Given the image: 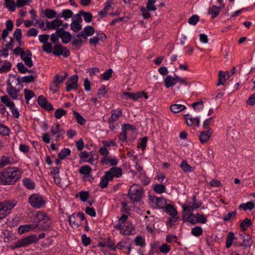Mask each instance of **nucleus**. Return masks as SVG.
Listing matches in <instances>:
<instances>
[{"label":"nucleus","instance_id":"1","mask_svg":"<svg viewBox=\"0 0 255 255\" xmlns=\"http://www.w3.org/2000/svg\"><path fill=\"white\" fill-rule=\"evenodd\" d=\"M22 173L21 170L17 167L6 168L0 172V184L13 185L20 179Z\"/></svg>","mask_w":255,"mask_h":255},{"label":"nucleus","instance_id":"2","mask_svg":"<svg viewBox=\"0 0 255 255\" xmlns=\"http://www.w3.org/2000/svg\"><path fill=\"white\" fill-rule=\"evenodd\" d=\"M34 222H37L36 228L39 227L41 230H46L50 228L51 222L50 218L46 214L42 212H38L34 219Z\"/></svg>","mask_w":255,"mask_h":255},{"label":"nucleus","instance_id":"3","mask_svg":"<svg viewBox=\"0 0 255 255\" xmlns=\"http://www.w3.org/2000/svg\"><path fill=\"white\" fill-rule=\"evenodd\" d=\"M128 196L131 200L138 202L140 200L143 194V189L139 185L134 184L129 188Z\"/></svg>","mask_w":255,"mask_h":255},{"label":"nucleus","instance_id":"4","mask_svg":"<svg viewBox=\"0 0 255 255\" xmlns=\"http://www.w3.org/2000/svg\"><path fill=\"white\" fill-rule=\"evenodd\" d=\"M68 76V75L66 72H64V75L61 76L59 74H56L50 83L49 87L50 90L52 91L53 93L57 92L61 85L63 84Z\"/></svg>","mask_w":255,"mask_h":255},{"label":"nucleus","instance_id":"5","mask_svg":"<svg viewBox=\"0 0 255 255\" xmlns=\"http://www.w3.org/2000/svg\"><path fill=\"white\" fill-rule=\"evenodd\" d=\"M38 241L35 235L29 236L17 241L14 245L11 246V249L14 250L21 247H25Z\"/></svg>","mask_w":255,"mask_h":255},{"label":"nucleus","instance_id":"6","mask_svg":"<svg viewBox=\"0 0 255 255\" xmlns=\"http://www.w3.org/2000/svg\"><path fill=\"white\" fill-rule=\"evenodd\" d=\"M29 203L34 208L38 209L44 205L45 202L43 197L38 194H33L28 198Z\"/></svg>","mask_w":255,"mask_h":255},{"label":"nucleus","instance_id":"7","mask_svg":"<svg viewBox=\"0 0 255 255\" xmlns=\"http://www.w3.org/2000/svg\"><path fill=\"white\" fill-rule=\"evenodd\" d=\"M238 240L239 241H235L234 243V246H244L245 248H248L250 247L253 243L251 237L246 234L240 235Z\"/></svg>","mask_w":255,"mask_h":255},{"label":"nucleus","instance_id":"8","mask_svg":"<svg viewBox=\"0 0 255 255\" xmlns=\"http://www.w3.org/2000/svg\"><path fill=\"white\" fill-rule=\"evenodd\" d=\"M52 53L55 56L62 55L64 57H67L70 55V52L67 47L61 44H56L53 47Z\"/></svg>","mask_w":255,"mask_h":255},{"label":"nucleus","instance_id":"9","mask_svg":"<svg viewBox=\"0 0 255 255\" xmlns=\"http://www.w3.org/2000/svg\"><path fill=\"white\" fill-rule=\"evenodd\" d=\"M105 174L109 180L112 181L114 177L119 178L122 176V170L120 167H114L105 172Z\"/></svg>","mask_w":255,"mask_h":255},{"label":"nucleus","instance_id":"10","mask_svg":"<svg viewBox=\"0 0 255 255\" xmlns=\"http://www.w3.org/2000/svg\"><path fill=\"white\" fill-rule=\"evenodd\" d=\"M78 76L77 75H74L71 76L67 81L66 90L67 92L70 91L72 89H78Z\"/></svg>","mask_w":255,"mask_h":255},{"label":"nucleus","instance_id":"11","mask_svg":"<svg viewBox=\"0 0 255 255\" xmlns=\"http://www.w3.org/2000/svg\"><path fill=\"white\" fill-rule=\"evenodd\" d=\"M37 103L39 106H40L43 109L47 111H52L53 110V107L51 104L48 102L43 96H40L38 97L37 99Z\"/></svg>","mask_w":255,"mask_h":255},{"label":"nucleus","instance_id":"12","mask_svg":"<svg viewBox=\"0 0 255 255\" xmlns=\"http://www.w3.org/2000/svg\"><path fill=\"white\" fill-rule=\"evenodd\" d=\"M0 203L7 214L10 213L12 209L17 204V202L14 199L5 200Z\"/></svg>","mask_w":255,"mask_h":255},{"label":"nucleus","instance_id":"13","mask_svg":"<svg viewBox=\"0 0 255 255\" xmlns=\"http://www.w3.org/2000/svg\"><path fill=\"white\" fill-rule=\"evenodd\" d=\"M31 56L32 53L29 50L24 51L20 56L25 64L28 67H31L33 65L31 60Z\"/></svg>","mask_w":255,"mask_h":255},{"label":"nucleus","instance_id":"14","mask_svg":"<svg viewBox=\"0 0 255 255\" xmlns=\"http://www.w3.org/2000/svg\"><path fill=\"white\" fill-rule=\"evenodd\" d=\"M50 131L52 135H56V141H58L60 136L64 133L63 129L61 128L59 124H56L55 126H52Z\"/></svg>","mask_w":255,"mask_h":255},{"label":"nucleus","instance_id":"15","mask_svg":"<svg viewBox=\"0 0 255 255\" xmlns=\"http://www.w3.org/2000/svg\"><path fill=\"white\" fill-rule=\"evenodd\" d=\"M224 6L225 4H223L222 6H217L213 5L212 7H209L208 8V13L209 14H212V19H214L217 17L219 15L220 11Z\"/></svg>","mask_w":255,"mask_h":255},{"label":"nucleus","instance_id":"16","mask_svg":"<svg viewBox=\"0 0 255 255\" xmlns=\"http://www.w3.org/2000/svg\"><path fill=\"white\" fill-rule=\"evenodd\" d=\"M212 134V131L207 130L201 131L199 135V139L201 143L207 142L210 138Z\"/></svg>","mask_w":255,"mask_h":255},{"label":"nucleus","instance_id":"17","mask_svg":"<svg viewBox=\"0 0 255 255\" xmlns=\"http://www.w3.org/2000/svg\"><path fill=\"white\" fill-rule=\"evenodd\" d=\"M122 115V111L121 109L113 110L111 111V116L109 119V123H114L117 121L119 118Z\"/></svg>","mask_w":255,"mask_h":255},{"label":"nucleus","instance_id":"18","mask_svg":"<svg viewBox=\"0 0 255 255\" xmlns=\"http://www.w3.org/2000/svg\"><path fill=\"white\" fill-rule=\"evenodd\" d=\"M184 119L186 120V124L188 126H191L196 124L197 127L200 126V120L199 118H192L190 117L189 114L185 115L184 116Z\"/></svg>","mask_w":255,"mask_h":255},{"label":"nucleus","instance_id":"19","mask_svg":"<svg viewBox=\"0 0 255 255\" xmlns=\"http://www.w3.org/2000/svg\"><path fill=\"white\" fill-rule=\"evenodd\" d=\"M10 78L7 80V85L8 86H13V85L20 86L21 80L19 76L16 77L15 75H9Z\"/></svg>","mask_w":255,"mask_h":255},{"label":"nucleus","instance_id":"20","mask_svg":"<svg viewBox=\"0 0 255 255\" xmlns=\"http://www.w3.org/2000/svg\"><path fill=\"white\" fill-rule=\"evenodd\" d=\"M183 220L184 222L188 221L193 224H195L198 223L197 216L195 214H190L187 215L186 213L183 212Z\"/></svg>","mask_w":255,"mask_h":255},{"label":"nucleus","instance_id":"21","mask_svg":"<svg viewBox=\"0 0 255 255\" xmlns=\"http://www.w3.org/2000/svg\"><path fill=\"white\" fill-rule=\"evenodd\" d=\"M9 88H6V92L10 96V97L16 100L18 98V93L19 89L21 88L19 87V89L17 90L14 86H9Z\"/></svg>","mask_w":255,"mask_h":255},{"label":"nucleus","instance_id":"22","mask_svg":"<svg viewBox=\"0 0 255 255\" xmlns=\"http://www.w3.org/2000/svg\"><path fill=\"white\" fill-rule=\"evenodd\" d=\"M42 12L44 14L45 16L49 19H52L55 17L59 18L60 17V15H57L56 12L50 8H47L45 10H42Z\"/></svg>","mask_w":255,"mask_h":255},{"label":"nucleus","instance_id":"23","mask_svg":"<svg viewBox=\"0 0 255 255\" xmlns=\"http://www.w3.org/2000/svg\"><path fill=\"white\" fill-rule=\"evenodd\" d=\"M164 82L166 88H169L171 87L174 86L176 83L175 76L174 77H172L170 76H167L164 79Z\"/></svg>","mask_w":255,"mask_h":255},{"label":"nucleus","instance_id":"24","mask_svg":"<svg viewBox=\"0 0 255 255\" xmlns=\"http://www.w3.org/2000/svg\"><path fill=\"white\" fill-rule=\"evenodd\" d=\"M186 109L184 105L178 104H175L170 106V111L173 113H178L184 111Z\"/></svg>","mask_w":255,"mask_h":255},{"label":"nucleus","instance_id":"25","mask_svg":"<svg viewBox=\"0 0 255 255\" xmlns=\"http://www.w3.org/2000/svg\"><path fill=\"white\" fill-rule=\"evenodd\" d=\"M114 228L117 229L121 230V233L123 235H129L134 230V228L133 225H130V229L128 231H125L123 228V224L119 222L118 224L115 226Z\"/></svg>","mask_w":255,"mask_h":255},{"label":"nucleus","instance_id":"26","mask_svg":"<svg viewBox=\"0 0 255 255\" xmlns=\"http://www.w3.org/2000/svg\"><path fill=\"white\" fill-rule=\"evenodd\" d=\"M235 240L238 241V238H235V235L233 232H230L228 233L226 238V247L227 248H229L232 245L233 241Z\"/></svg>","mask_w":255,"mask_h":255},{"label":"nucleus","instance_id":"27","mask_svg":"<svg viewBox=\"0 0 255 255\" xmlns=\"http://www.w3.org/2000/svg\"><path fill=\"white\" fill-rule=\"evenodd\" d=\"M75 215V213H74L68 216L69 223L73 228H77L80 225V223L76 220Z\"/></svg>","mask_w":255,"mask_h":255},{"label":"nucleus","instance_id":"28","mask_svg":"<svg viewBox=\"0 0 255 255\" xmlns=\"http://www.w3.org/2000/svg\"><path fill=\"white\" fill-rule=\"evenodd\" d=\"M0 100L6 107H9V109L13 108L14 106V104L11 102L7 95H4L0 97Z\"/></svg>","mask_w":255,"mask_h":255},{"label":"nucleus","instance_id":"29","mask_svg":"<svg viewBox=\"0 0 255 255\" xmlns=\"http://www.w3.org/2000/svg\"><path fill=\"white\" fill-rule=\"evenodd\" d=\"M12 163L10 157L2 155L0 159V168H3L7 165Z\"/></svg>","mask_w":255,"mask_h":255},{"label":"nucleus","instance_id":"30","mask_svg":"<svg viewBox=\"0 0 255 255\" xmlns=\"http://www.w3.org/2000/svg\"><path fill=\"white\" fill-rule=\"evenodd\" d=\"M165 211L170 216H176L177 210L175 207L170 204H167L165 208Z\"/></svg>","mask_w":255,"mask_h":255},{"label":"nucleus","instance_id":"31","mask_svg":"<svg viewBox=\"0 0 255 255\" xmlns=\"http://www.w3.org/2000/svg\"><path fill=\"white\" fill-rule=\"evenodd\" d=\"M11 64L10 62L4 61L3 64L0 66V73L7 72L10 70Z\"/></svg>","mask_w":255,"mask_h":255},{"label":"nucleus","instance_id":"32","mask_svg":"<svg viewBox=\"0 0 255 255\" xmlns=\"http://www.w3.org/2000/svg\"><path fill=\"white\" fill-rule=\"evenodd\" d=\"M36 228V226H34L33 225H25L23 226H20L18 228V233L19 234H23L26 232L30 231L31 229H33Z\"/></svg>","mask_w":255,"mask_h":255},{"label":"nucleus","instance_id":"33","mask_svg":"<svg viewBox=\"0 0 255 255\" xmlns=\"http://www.w3.org/2000/svg\"><path fill=\"white\" fill-rule=\"evenodd\" d=\"M182 169L185 172H192L194 167L189 165L186 160H183L180 164Z\"/></svg>","mask_w":255,"mask_h":255},{"label":"nucleus","instance_id":"34","mask_svg":"<svg viewBox=\"0 0 255 255\" xmlns=\"http://www.w3.org/2000/svg\"><path fill=\"white\" fill-rule=\"evenodd\" d=\"M73 114L74 115V117H75V119L76 120L77 122L79 124H80L81 125H83L85 124V123H86L85 119L84 118H83L79 113L75 111H74Z\"/></svg>","mask_w":255,"mask_h":255},{"label":"nucleus","instance_id":"35","mask_svg":"<svg viewBox=\"0 0 255 255\" xmlns=\"http://www.w3.org/2000/svg\"><path fill=\"white\" fill-rule=\"evenodd\" d=\"M70 153L71 150L69 148H64L58 153V157L59 159H63L67 156L69 155Z\"/></svg>","mask_w":255,"mask_h":255},{"label":"nucleus","instance_id":"36","mask_svg":"<svg viewBox=\"0 0 255 255\" xmlns=\"http://www.w3.org/2000/svg\"><path fill=\"white\" fill-rule=\"evenodd\" d=\"M60 38L63 43H68L72 38V35L69 32L65 31L62 34Z\"/></svg>","mask_w":255,"mask_h":255},{"label":"nucleus","instance_id":"37","mask_svg":"<svg viewBox=\"0 0 255 255\" xmlns=\"http://www.w3.org/2000/svg\"><path fill=\"white\" fill-rule=\"evenodd\" d=\"M24 92L26 103L27 104H28L29 100L35 96V94L32 91L27 89H25Z\"/></svg>","mask_w":255,"mask_h":255},{"label":"nucleus","instance_id":"38","mask_svg":"<svg viewBox=\"0 0 255 255\" xmlns=\"http://www.w3.org/2000/svg\"><path fill=\"white\" fill-rule=\"evenodd\" d=\"M124 95L127 97L126 98V99L128 98H130L133 99L134 101L137 100L139 98H140V95L138 93H132L129 92H125L124 93Z\"/></svg>","mask_w":255,"mask_h":255},{"label":"nucleus","instance_id":"39","mask_svg":"<svg viewBox=\"0 0 255 255\" xmlns=\"http://www.w3.org/2000/svg\"><path fill=\"white\" fill-rule=\"evenodd\" d=\"M23 185L29 189H33L35 187V184L31 179L25 178L23 180Z\"/></svg>","mask_w":255,"mask_h":255},{"label":"nucleus","instance_id":"40","mask_svg":"<svg viewBox=\"0 0 255 255\" xmlns=\"http://www.w3.org/2000/svg\"><path fill=\"white\" fill-rule=\"evenodd\" d=\"M228 78H226V74L225 72L220 71L219 72V78H218V81L217 83V86H219L220 85H223L224 84L225 81L227 80Z\"/></svg>","mask_w":255,"mask_h":255},{"label":"nucleus","instance_id":"41","mask_svg":"<svg viewBox=\"0 0 255 255\" xmlns=\"http://www.w3.org/2000/svg\"><path fill=\"white\" fill-rule=\"evenodd\" d=\"M91 170L92 168L90 166L85 165L80 168L79 172L81 174L87 175L91 172Z\"/></svg>","mask_w":255,"mask_h":255},{"label":"nucleus","instance_id":"42","mask_svg":"<svg viewBox=\"0 0 255 255\" xmlns=\"http://www.w3.org/2000/svg\"><path fill=\"white\" fill-rule=\"evenodd\" d=\"M252 225V221L250 219L246 218L241 224L240 227L242 230L245 231L247 228Z\"/></svg>","mask_w":255,"mask_h":255},{"label":"nucleus","instance_id":"43","mask_svg":"<svg viewBox=\"0 0 255 255\" xmlns=\"http://www.w3.org/2000/svg\"><path fill=\"white\" fill-rule=\"evenodd\" d=\"M255 207V204L254 202L252 201H250L247 202L246 204H242L240 205V208H243L244 210H252L254 209Z\"/></svg>","mask_w":255,"mask_h":255},{"label":"nucleus","instance_id":"44","mask_svg":"<svg viewBox=\"0 0 255 255\" xmlns=\"http://www.w3.org/2000/svg\"><path fill=\"white\" fill-rule=\"evenodd\" d=\"M80 13L82 14L84 19L86 22H90L92 21L93 16L90 12L80 10Z\"/></svg>","mask_w":255,"mask_h":255},{"label":"nucleus","instance_id":"45","mask_svg":"<svg viewBox=\"0 0 255 255\" xmlns=\"http://www.w3.org/2000/svg\"><path fill=\"white\" fill-rule=\"evenodd\" d=\"M10 133L9 128L2 124L0 125V134L3 136L9 135Z\"/></svg>","mask_w":255,"mask_h":255},{"label":"nucleus","instance_id":"46","mask_svg":"<svg viewBox=\"0 0 255 255\" xmlns=\"http://www.w3.org/2000/svg\"><path fill=\"white\" fill-rule=\"evenodd\" d=\"M67 113V111L63 109L59 108L57 109L54 113V116L56 119H59Z\"/></svg>","mask_w":255,"mask_h":255},{"label":"nucleus","instance_id":"47","mask_svg":"<svg viewBox=\"0 0 255 255\" xmlns=\"http://www.w3.org/2000/svg\"><path fill=\"white\" fill-rule=\"evenodd\" d=\"M82 26L81 24H79L74 20L72 21L70 24L71 29L74 32H78L82 29Z\"/></svg>","mask_w":255,"mask_h":255},{"label":"nucleus","instance_id":"48","mask_svg":"<svg viewBox=\"0 0 255 255\" xmlns=\"http://www.w3.org/2000/svg\"><path fill=\"white\" fill-rule=\"evenodd\" d=\"M109 181L110 180H109V178L105 174V175L101 178L99 186L102 188H106L108 186Z\"/></svg>","mask_w":255,"mask_h":255},{"label":"nucleus","instance_id":"49","mask_svg":"<svg viewBox=\"0 0 255 255\" xmlns=\"http://www.w3.org/2000/svg\"><path fill=\"white\" fill-rule=\"evenodd\" d=\"M37 77L35 75H29L24 76L21 78V82L25 83H29L34 81L35 79Z\"/></svg>","mask_w":255,"mask_h":255},{"label":"nucleus","instance_id":"50","mask_svg":"<svg viewBox=\"0 0 255 255\" xmlns=\"http://www.w3.org/2000/svg\"><path fill=\"white\" fill-rule=\"evenodd\" d=\"M95 31V29L92 26H87L84 28V32H85L87 37L93 35Z\"/></svg>","mask_w":255,"mask_h":255},{"label":"nucleus","instance_id":"51","mask_svg":"<svg viewBox=\"0 0 255 255\" xmlns=\"http://www.w3.org/2000/svg\"><path fill=\"white\" fill-rule=\"evenodd\" d=\"M154 191L157 193H162L165 191V187L160 184H156L154 186Z\"/></svg>","mask_w":255,"mask_h":255},{"label":"nucleus","instance_id":"52","mask_svg":"<svg viewBox=\"0 0 255 255\" xmlns=\"http://www.w3.org/2000/svg\"><path fill=\"white\" fill-rule=\"evenodd\" d=\"M203 230L199 226L193 228L191 231V234L196 237H199L202 234Z\"/></svg>","mask_w":255,"mask_h":255},{"label":"nucleus","instance_id":"53","mask_svg":"<svg viewBox=\"0 0 255 255\" xmlns=\"http://www.w3.org/2000/svg\"><path fill=\"white\" fill-rule=\"evenodd\" d=\"M237 215V211H234L233 212H229L228 214L225 215L223 218V220L224 221H228L232 219H234L236 218Z\"/></svg>","mask_w":255,"mask_h":255},{"label":"nucleus","instance_id":"54","mask_svg":"<svg viewBox=\"0 0 255 255\" xmlns=\"http://www.w3.org/2000/svg\"><path fill=\"white\" fill-rule=\"evenodd\" d=\"M52 29H56L62 25V21L56 18L51 21Z\"/></svg>","mask_w":255,"mask_h":255},{"label":"nucleus","instance_id":"55","mask_svg":"<svg viewBox=\"0 0 255 255\" xmlns=\"http://www.w3.org/2000/svg\"><path fill=\"white\" fill-rule=\"evenodd\" d=\"M182 207L184 210L183 212H184L185 213H186V212H187L189 214V215L193 214V210L197 208L194 207V205H185Z\"/></svg>","mask_w":255,"mask_h":255},{"label":"nucleus","instance_id":"56","mask_svg":"<svg viewBox=\"0 0 255 255\" xmlns=\"http://www.w3.org/2000/svg\"><path fill=\"white\" fill-rule=\"evenodd\" d=\"M73 15V12L70 9H64L62 11V14L60 16L61 17H64L65 19H67Z\"/></svg>","mask_w":255,"mask_h":255},{"label":"nucleus","instance_id":"57","mask_svg":"<svg viewBox=\"0 0 255 255\" xmlns=\"http://www.w3.org/2000/svg\"><path fill=\"white\" fill-rule=\"evenodd\" d=\"M140 10L141 12V15L144 19H147L150 16V13L149 10L144 7H141Z\"/></svg>","mask_w":255,"mask_h":255},{"label":"nucleus","instance_id":"58","mask_svg":"<svg viewBox=\"0 0 255 255\" xmlns=\"http://www.w3.org/2000/svg\"><path fill=\"white\" fill-rule=\"evenodd\" d=\"M155 0H148L146 4V8L149 10L154 11L156 9V6L154 5Z\"/></svg>","mask_w":255,"mask_h":255},{"label":"nucleus","instance_id":"59","mask_svg":"<svg viewBox=\"0 0 255 255\" xmlns=\"http://www.w3.org/2000/svg\"><path fill=\"white\" fill-rule=\"evenodd\" d=\"M5 7L8 8L11 11H14L16 6V3L14 1L5 2L4 3Z\"/></svg>","mask_w":255,"mask_h":255},{"label":"nucleus","instance_id":"60","mask_svg":"<svg viewBox=\"0 0 255 255\" xmlns=\"http://www.w3.org/2000/svg\"><path fill=\"white\" fill-rule=\"evenodd\" d=\"M42 49L44 51L50 53L52 52V44L50 43L46 42L44 43L42 46Z\"/></svg>","mask_w":255,"mask_h":255},{"label":"nucleus","instance_id":"61","mask_svg":"<svg viewBox=\"0 0 255 255\" xmlns=\"http://www.w3.org/2000/svg\"><path fill=\"white\" fill-rule=\"evenodd\" d=\"M159 250L161 253L166 254L170 251L171 248L170 246L166 244H163L159 247Z\"/></svg>","mask_w":255,"mask_h":255},{"label":"nucleus","instance_id":"62","mask_svg":"<svg viewBox=\"0 0 255 255\" xmlns=\"http://www.w3.org/2000/svg\"><path fill=\"white\" fill-rule=\"evenodd\" d=\"M17 67L19 72L21 73H25L28 71V69L26 67L22 62H19L17 64Z\"/></svg>","mask_w":255,"mask_h":255},{"label":"nucleus","instance_id":"63","mask_svg":"<svg viewBox=\"0 0 255 255\" xmlns=\"http://www.w3.org/2000/svg\"><path fill=\"white\" fill-rule=\"evenodd\" d=\"M83 43V41L81 39H74L72 42V44L76 49H78L80 48Z\"/></svg>","mask_w":255,"mask_h":255},{"label":"nucleus","instance_id":"64","mask_svg":"<svg viewBox=\"0 0 255 255\" xmlns=\"http://www.w3.org/2000/svg\"><path fill=\"white\" fill-rule=\"evenodd\" d=\"M199 17L196 15H193L188 20V22L191 25H195L199 21Z\"/></svg>","mask_w":255,"mask_h":255}]
</instances>
